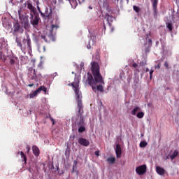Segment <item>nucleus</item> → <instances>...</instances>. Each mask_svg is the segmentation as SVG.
<instances>
[{"mask_svg": "<svg viewBox=\"0 0 179 179\" xmlns=\"http://www.w3.org/2000/svg\"><path fill=\"white\" fill-rule=\"evenodd\" d=\"M27 149H28V152L30 151V147H27Z\"/></svg>", "mask_w": 179, "mask_h": 179, "instance_id": "8fccbe9b", "label": "nucleus"}, {"mask_svg": "<svg viewBox=\"0 0 179 179\" xmlns=\"http://www.w3.org/2000/svg\"><path fill=\"white\" fill-rule=\"evenodd\" d=\"M71 86L74 89V92L76 94V97L78 103V113L77 117H84L83 113L85 111L83 110V104L82 103V92L79 91V80L76 79L74 82L71 83Z\"/></svg>", "mask_w": 179, "mask_h": 179, "instance_id": "f03ea898", "label": "nucleus"}, {"mask_svg": "<svg viewBox=\"0 0 179 179\" xmlns=\"http://www.w3.org/2000/svg\"><path fill=\"white\" fill-rule=\"evenodd\" d=\"M141 110V108H139L138 106H136L134 109L133 111H131V115H136V113H138V111Z\"/></svg>", "mask_w": 179, "mask_h": 179, "instance_id": "f3484780", "label": "nucleus"}, {"mask_svg": "<svg viewBox=\"0 0 179 179\" xmlns=\"http://www.w3.org/2000/svg\"><path fill=\"white\" fill-rule=\"evenodd\" d=\"M18 155H20V156L23 159V162H24V163H26V162H27V157L26 156V155H24V152H23L22 151L18 152Z\"/></svg>", "mask_w": 179, "mask_h": 179, "instance_id": "dca6fc26", "label": "nucleus"}, {"mask_svg": "<svg viewBox=\"0 0 179 179\" xmlns=\"http://www.w3.org/2000/svg\"><path fill=\"white\" fill-rule=\"evenodd\" d=\"M106 162H109L111 164H113V163L115 162V158L114 157H109L106 159Z\"/></svg>", "mask_w": 179, "mask_h": 179, "instance_id": "a878e982", "label": "nucleus"}, {"mask_svg": "<svg viewBox=\"0 0 179 179\" xmlns=\"http://www.w3.org/2000/svg\"><path fill=\"white\" fill-rule=\"evenodd\" d=\"M38 50L41 52H45V46H39Z\"/></svg>", "mask_w": 179, "mask_h": 179, "instance_id": "7c9ffc66", "label": "nucleus"}, {"mask_svg": "<svg viewBox=\"0 0 179 179\" xmlns=\"http://www.w3.org/2000/svg\"><path fill=\"white\" fill-rule=\"evenodd\" d=\"M38 92H44L45 93H47V87H45V86H41L39 88L37 89Z\"/></svg>", "mask_w": 179, "mask_h": 179, "instance_id": "4be33fe9", "label": "nucleus"}, {"mask_svg": "<svg viewBox=\"0 0 179 179\" xmlns=\"http://www.w3.org/2000/svg\"><path fill=\"white\" fill-rule=\"evenodd\" d=\"M69 1L70 2L73 9H76V6H78V1H76V0H70Z\"/></svg>", "mask_w": 179, "mask_h": 179, "instance_id": "2eb2a0df", "label": "nucleus"}, {"mask_svg": "<svg viewBox=\"0 0 179 179\" xmlns=\"http://www.w3.org/2000/svg\"><path fill=\"white\" fill-rule=\"evenodd\" d=\"M41 16H42V17H44L45 19H48L50 17V14L45 15L44 13H43V12H41Z\"/></svg>", "mask_w": 179, "mask_h": 179, "instance_id": "c85d7f7f", "label": "nucleus"}, {"mask_svg": "<svg viewBox=\"0 0 179 179\" xmlns=\"http://www.w3.org/2000/svg\"><path fill=\"white\" fill-rule=\"evenodd\" d=\"M136 117H137V118H140V119L143 118V117H145V113L139 112L137 113Z\"/></svg>", "mask_w": 179, "mask_h": 179, "instance_id": "393cba45", "label": "nucleus"}, {"mask_svg": "<svg viewBox=\"0 0 179 179\" xmlns=\"http://www.w3.org/2000/svg\"><path fill=\"white\" fill-rule=\"evenodd\" d=\"M38 10L39 13H41V10H40V7H38Z\"/></svg>", "mask_w": 179, "mask_h": 179, "instance_id": "de8ad7c7", "label": "nucleus"}, {"mask_svg": "<svg viewBox=\"0 0 179 179\" xmlns=\"http://www.w3.org/2000/svg\"><path fill=\"white\" fill-rule=\"evenodd\" d=\"M68 1H71V0H68Z\"/></svg>", "mask_w": 179, "mask_h": 179, "instance_id": "bf43d9fd", "label": "nucleus"}, {"mask_svg": "<svg viewBox=\"0 0 179 179\" xmlns=\"http://www.w3.org/2000/svg\"><path fill=\"white\" fill-rule=\"evenodd\" d=\"M28 86L29 87H33V86H34V84H29Z\"/></svg>", "mask_w": 179, "mask_h": 179, "instance_id": "49530a36", "label": "nucleus"}, {"mask_svg": "<svg viewBox=\"0 0 179 179\" xmlns=\"http://www.w3.org/2000/svg\"><path fill=\"white\" fill-rule=\"evenodd\" d=\"M133 9L135 10V12H136V13H138V12L141 10V8L136 6H134Z\"/></svg>", "mask_w": 179, "mask_h": 179, "instance_id": "c756f323", "label": "nucleus"}, {"mask_svg": "<svg viewBox=\"0 0 179 179\" xmlns=\"http://www.w3.org/2000/svg\"><path fill=\"white\" fill-rule=\"evenodd\" d=\"M158 43H159V42L157 41V44H158Z\"/></svg>", "mask_w": 179, "mask_h": 179, "instance_id": "13d9d810", "label": "nucleus"}, {"mask_svg": "<svg viewBox=\"0 0 179 179\" xmlns=\"http://www.w3.org/2000/svg\"><path fill=\"white\" fill-rule=\"evenodd\" d=\"M177 156H178V150H176L170 156V159H171V160H174V158L177 157Z\"/></svg>", "mask_w": 179, "mask_h": 179, "instance_id": "a211bd4d", "label": "nucleus"}, {"mask_svg": "<svg viewBox=\"0 0 179 179\" xmlns=\"http://www.w3.org/2000/svg\"><path fill=\"white\" fill-rule=\"evenodd\" d=\"M164 66H165V68L166 69H169V62H165L164 64Z\"/></svg>", "mask_w": 179, "mask_h": 179, "instance_id": "f704fd0d", "label": "nucleus"}, {"mask_svg": "<svg viewBox=\"0 0 179 179\" xmlns=\"http://www.w3.org/2000/svg\"><path fill=\"white\" fill-rule=\"evenodd\" d=\"M145 65H146V62H140V66H145Z\"/></svg>", "mask_w": 179, "mask_h": 179, "instance_id": "e433bc0d", "label": "nucleus"}, {"mask_svg": "<svg viewBox=\"0 0 179 179\" xmlns=\"http://www.w3.org/2000/svg\"><path fill=\"white\" fill-rule=\"evenodd\" d=\"M147 167L146 165L143 164L136 168V173L138 176H143L146 173Z\"/></svg>", "mask_w": 179, "mask_h": 179, "instance_id": "0eeeda50", "label": "nucleus"}, {"mask_svg": "<svg viewBox=\"0 0 179 179\" xmlns=\"http://www.w3.org/2000/svg\"><path fill=\"white\" fill-rule=\"evenodd\" d=\"M94 155L95 156H97V157L100 156V151H95Z\"/></svg>", "mask_w": 179, "mask_h": 179, "instance_id": "58836bf2", "label": "nucleus"}, {"mask_svg": "<svg viewBox=\"0 0 179 179\" xmlns=\"http://www.w3.org/2000/svg\"><path fill=\"white\" fill-rule=\"evenodd\" d=\"M78 1L80 3V0H78ZM81 2H85V0H81Z\"/></svg>", "mask_w": 179, "mask_h": 179, "instance_id": "09e8293b", "label": "nucleus"}, {"mask_svg": "<svg viewBox=\"0 0 179 179\" xmlns=\"http://www.w3.org/2000/svg\"><path fill=\"white\" fill-rule=\"evenodd\" d=\"M32 151L34 156H36V157H38L40 156V149L36 145L32 146Z\"/></svg>", "mask_w": 179, "mask_h": 179, "instance_id": "9d476101", "label": "nucleus"}, {"mask_svg": "<svg viewBox=\"0 0 179 179\" xmlns=\"http://www.w3.org/2000/svg\"><path fill=\"white\" fill-rule=\"evenodd\" d=\"M0 59H1L3 62H5V61H6V56L2 55V52H0Z\"/></svg>", "mask_w": 179, "mask_h": 179, "instance_id": "bb28decb", "label": "nucleus"}, {"mask_svg": "<svg viewBox=\"0 0 179 179\" xmlns=\"http://www.w3.org/2000/svg\"><path fill=\"white\" fill-rule=\"evenodd\" d=\"M41 38L45 41V43H48V41L47 40V37L44 35H41Z\"/></svg>", "mask_w": 179, "mask_h": 179, "instance_id": "2f4dec72", "label": "nucleus"}, {"mask_svg": "<svg viewBox=\"0 0 179 179\" xmlns=\"http://www.w3.org/2000/svg\"><path fill=\"white\" fill-rule=\"evenodd\" d=\"M54 27H55V25H52V30L54 29Z\"/></svg>", "mask_w": 179, "mask_h": 179, "instance_id": "864d4df0", "label": "nucleus"}, {"mask_svg": "<svg viewBox=\"0 0 179 179\" xmlns=\"http://www.w3.org/2000/svg\"><path fill=\"white\" fill-rule=\"evenodd\" d=\"M132 66H133L134 68H136V67L138 66V64L134 63V64H132Z\"/></svg>", "mask_w": 179, "mask_h": 179, "instance_id": "c03bdc74", "label": "nucleus"}, {"mask_svg": "<svg viewBox=\"0 0 179 179\" xmlns=\"http://www.w3.org/2000/svg\"><path fill=\"white\" fill-rule=\"evenodd\" d=\"M30 23L36 27V26H38V22H40V15L37 13H30Z\"/></svg>", "mask_w": 179, "mask_h": 179, "instance_id": "39448f33", "label": "nucleus"}, {"mask_svg": "<svg viewBox=\"0 0 179 179\" xmlns=\"http://www.w3.org/2000/svg\"><path fill=\"white\" fill-rule=\"evenodd\" d=\"M148 146V143L146 141H141L140 143V148H146Z\"/></svg>", "mask_w": 179, "mask_h": 179, "instance_id": "cd10ccee", "label": "nucleus"}, {"mask_svg": "<svg viewBox=\"0 0 179 179\" xmlns=\"http://www.w3.org/2000/svg\"><path fill=\"white\" fill-rule=\"evenodd\" d=\"M89 8L90 9H93V8H92V6H89Z\"/></svg>", "mask_w": 179, "mask_h": 179, "instance_id": "5fc2aeb1", "label": "nucleus"}, {"mask_svg": "<svg viewBox=\"0 0 179 179\" xmlns=\"http://www.w3.org/2000/svg\"><path fill=\"white\" fill-rule=\"evenodd\" d=\"M78 143L82 145V146H89L90 145V141L89 140L85 139L84 138H80L78 139Z\"/></svg>", "mask_w": 179, "mask_h": 179, "instance_id": "1a4fd4ad", "label": "nucleus"}, {"mask_svg": "<svg viewBox=\"0 0 179 179\" xmlns=\"http://www.w3.org/2000/svg\"><path fill=\"white\" fill-rule=\"evenodd\" d=\"M145 72H149V69H146Z\"/></svg>", "mask_w": 179, "mask_h": 179, "instance_id": "603ef678", "label": "nucleus"}, {"mask_svg": "<svg viewBox=\"0 0 179 179\" xmlns=\"http://www.w3.org/2000/svg\"><path fill=\"white\" fill-rule=\"evenodd\" d=\"M31 62L33 63V68L36 66V60H31Z\"/></svg>", "mask_w": 179, "mask_h": 179, "instance_id": "79ce46f5", "label": "nucleus"}, {"mask_svg": "<svg viewBox=\"0 0 179 179\" xmlns=\"http://www.w3.org/2000/svg\"><path fill=\"white\" fill-rule=\"evenodd\" d=\"M50 120H51V122H52V125H54V124H55V120H54V118L50 117Z\"/></svg>", "mask_w": 179, "mask_h": 179, "instance_id": "37998d69", "label": "nucleus"}, {"mask_svg": "<svg viewBox=\"0 0 179 179\" xmlns=\"http://www.w3.org/2000/svg\"><path fill=\"white\" fill-rule=\"evenodd\" d=\"M87 48L88 50H90V48H92V45H90V42H89L88 44L87 45Z\"/></svg>", "mask_w": 179, "mask_h": 179, "instance_id": "a19ab883", "label": "nucleus"}, {"mask_svg": "<svg viewBox=\"0 0 179 179\" xmlns=\"http://www.w3.org/2000/svg\"><path fill=\"white\" fill-rule=\"evenodd\" d=\"M155 72V70H150V78L152 79V75H153V73Z\"/></svg>", "mask_w": 179, "mask_h": 179, "instance_id": "c9c22d12", "label": "nucleus"}, {"mask_svg": "<svg viewBox=\"0 0 179 179\" xmlns=\"http://www.w3.org/2000/svg\"><path fill=\"white\" fill-rule=\"evenodd\" d=\"M78 132L80 134H82V132H85L86 131V127H85V125L83 126H78Z\"/></svg>", "mask_w": 179, "mask_h": 179, "instance_id": "412c9836", "label": "nucleus"}, {"mask_svg": "<svg viewBox=\"0 0 179 179\" xmlns=\"http://www.w3.org/2000/svg\"><path fill=\"white\" fill-rule=\"evenodd\" d=\"M156 172L159 176H164V174L166 173V171L164 170V169H163V168H162L160 166H157L156 167Z\"/></svg>", "mask_w": 179, "mask_h": 179, "instance_id": "ddd939ff", "label": "nucleus"}, {"mask_svg": "<svg viewBox=\"0 0 179 179\" xmlns=\"http://www.w3.org/2000/svg\"><path fill=\"white\" fill-rule=\"evenodd\" d=\"M48 8H46L45 12H48Z\"/></svg>", "mask_w": 179, "mask_h": 179, "instance_id": "6e6d98bb", "label": "nucleus"}, {"mask_svg": "<svg viewBox=\"0 0 179 179\" xmlns=\"http://www.w3.org/2000/svg\"><path fill=\"white\" fill-rule=\"evenodd\" d=\"M147 45L152 47V39H148V43H147Z\"/></svg>", "mask_w": 179, "mask_h": 179, "instance_id": "72a5a7b5", "label": "nucleus"}, {"mask_svg": "<svg viewBox=\"0 0 179 179\" xmlns=\"http://www.w3.org/2000/svg\"><path fill=\"white\" fill-rule=\"evenodd\" d=\"M74 164L75 166H76V164H78V162L76 161H74Z\"/></svg>", "mask_w": 179, "mask_h": 179, "instance_id": "3c124183", "label": "nucleus"}, {"mask_svg": "<svg viewBox=\"0 0 179 179\" xmlns=\"http://www.w3.org/2000/svg\"><path fill=\"white\" fill-rule=\"evenodd\" d=\"M73 170H75V166H73Z\"/></svg>", "mask_w": 179, "mask_h": 179, "instance_id": "4d7b16f0", "label": "nucleus"}, {"mask_svg": "<svg viewBox=\"0 0 179 179\" xmlns=\"http://www.w3.org/2000/svg\"><path fill=\"white\" fill-rule=\"evenodd\" d=\"M27 8L30 10V13H36V8L34 6H33V4L27 1Z\"/></svg>", "mask_w": 179, "mask_h": 179, "instance_id": "4468645a", "label": "nucleus"}, {"mask_svg": "<svg viewBox=\"0 0 179 179\" xmlns=\"http://www.w3.org/2000/svg\"><path fill=\"white\" fill-rule=\"evenodd\" d=\"M10 64L11 65H13V64H15V59H10Z\"/></svg>", "mask_w": 179, "mask_h": 179, "instance_id": "ea45409f", "label": "nucleus"}, {"mask_svg": "<svg viewBox=\"0 0 179 179\" xmlns=\"http://www.w3.org/2000/svg\"><path fill=\"white\" fill-rule=\"evenodd\" d=\"M91 71L92 75L90 73H87L86 83L92 87V90L103 92L104 88L101 85H104V80H103V76L100 73V66L99 63L96 62H92ZM97 83H101V85L97 86Z\"/></svg>", "mask_w": 179, "mask_h": 179, "instance_id": "f257e3e1", "label": "nucleus"}, {"mask_svg": "<svg viewBox=\"0 0 179 179\" xmlns=\"http://www.w3.org/2000/svg\"><path fill=\"white\" fill-rule=\"evenodd\" d=\"M155 69H160V64H158L155 66Z\"/></svg>", "mask_w": 179, "mask_h": 179, "instance_id": "a18cd8bd", "label": "nucleus"}, {"mask_svg": "<svg viewBox=\"0 0 179 179\" xmlns=\"http://www.w3.org/2000/svg\"><path fill=\"white\" fill-rule=\"evenodd\" d=\"M24 29L23 27H20V24L19 23H15L13 25V36H17V34H23Z\"/></svg>", "mask_w": 179, "mask_h": 179, "instance_id": "423d86ee", "label": "nucleus"}, {"mask_svg": "<svg viewBox=\"0 0 179 179\" xmlns=\"http://www.w3.org/2000/svg\"><path fill=\"white\" fill-rule=\"evenodd\" d=\"M34 71H36V69H33V67H30V68L28 69V72H34Z\"/></svg>", "mask_w": 179, "mask_h": 179, "instance_id": "4c0bfd02", "label": "nucleus"}, {"mask_svg": "<svg viewBox=\"0 0 179 179\" xmlns=\"http://www.w3.org/2000/svg\"><path fill=\"white\" fill-rule=\"evenodd\" d=\"M38 93H40V92H38V90H36L34 91L33 93H31V94H29L30 99H34V97H36V96L37 94H38Z\"/></svg>", "mask_w": 179, "mask_h": 179, "instance_id": "6ab92c4d", "label": "nucleus"}, {"mask_svg": "<svg viewBox=\"0 0 179 179\" xmlns=\"http://www.w3.org/2000/svg\"><path fill=\"white\" fill-rule=\"evenodd\" d=\"M29 78H31V80H37V74L36 73V70L34 71L28 72Z\"/></svg>", "mask_w": 179, "mask_h": 179, "instance_id": "f8f14e48", "label": "nucleus"}, {"mask_svg": "<svg viewBox=\"0 0 179 179\" xmlns=\"http://www.w3.org/2000/svg\"><path fill=\"white\" fill-rule=\"evenodd\" d=\"M115 153L117 157H121V155L122 154V150H121V145L120 144L116 145Z\"/></svg>", "mask_w": 179, "mask_h": 179, "instance_id": "9b49d317", "label": "nucleus"}, {"mask_svg": "<svg viewBox=\"0 0 179 179\" xmlns=\"http://www.w3.org/2000/svg\"><path fill=\"white\" fill-rule=\"evenodd\" d=\"M76 127H82L85 125V117H77L76 122Z\"/></svg>", "mask_w": 179, "mask_h": 179, "instance_id": "6e6552de", "label": "nucleus"}, {"mask_svg": "<svg viewBox=\"0 0 179 179\" xmlns=\"http://www.w3.org/2000/svg\"><path fill=\"white\" fill-rule=\"evenodd\" d=\"M38 68L43 69V62H39V64H38Z\"/></svg>", "mask_w": 179, "mask_h": 179, "instance_id": "473e14b6", "label": "nucleus"}, {"mask_svg": "<svg viewBox=\"0 0 179 179\" xmlns=\"http://www.w3.org/2000/svg\"><path fill=\"white\" fill-rule=\"evenodd\" d=\"M166 27H167V29H169V30L170 31H173V24H171V22H167L166 23Z\"/></svg>", "mask_w": 179, "mask_h": 179, "instance_id": "b1692460", "label": "nucleus"}, {"mask_svg": "<svg viewBox=\"0 0 179 179\" xmlns=\"http://www.w3.org/2000/svg\"><path fill=\"white\" fill-rule=\"evenodd\" d=\"M18 15L20 20L21 21L22 24L24 25V29H27V27H30V24L29 23V16L27 14H22L20 13V10H18Z\"/></svg>", "mask_w": 179, "mask_h": 179, "instance_id": "20e7f679", "label": "nucleus"}, {"mask_svg": "<svg viewBox=\"0 0 179 179\" xmlns=\"http://www.w3.org/2000/svg\"><path fill=\"white\" fill-rule=\"evenodd\" d=\"M157 0H153L152 1V8L154 10H156L157 9Z\"/></svg>", "mask_w": 179, "mask_h": 179, "instance_id": "5701e85b", "label": "nucleus"}, {"mask_svg": "<svg viewBox=\"0 0 179 179\" xmlns=\"http://www.w3.org/2000/svg\"><path fill=\"white\" fill-rule=\"evenodd\" d=\"M15 42L17 43V47H19L22 52H31V39L29 36H27L26 38L22 39V43L19 38L16 37Z\"/></svg>", "mask_w": 179, "mask_h": 179, "instance_id": "7ed1b4c3", "label": "nucleus"}, {"mask_svg": "<svg viewBox=\"0 0 179 179\" xmlns=\"http://www.w3.org/2000/svg\"><path fill=\"white\" fill-rule=\"evenodd\" d=\"M145 54H148V52H150V48H152V46L148 45V43H145Z\"/></svg>", "mask_w": 179, "mask_h": 179, "instance_id": "aec40b11", "label": "nucleus"}]
</instances>
